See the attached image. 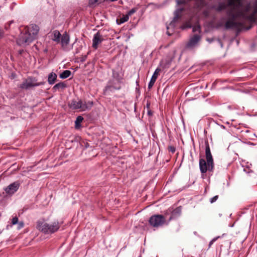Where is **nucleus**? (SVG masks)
<instances>
[{
    "label": "nucleus",
    "instance_id": "nucleus-21",
    "mask_svg": "<svg viewBox=\"0 0 257 257\" xmlns=\"http://www.w3.org/2000/svg\"><path fill=\"white\" fill-rule=\"evenodd\" d=\"M129 19V16L127 14L125 15H123L122 17H121L119 19V24H121L124 23L127 21H128Z\"/></svg>",
    "mask_w": 257,
    "mask_h": 257
},
{
    "label": "nucleus",
    "instance_id": "nucleus-26",
    "mask_svg": "<svg viewBox=\"0 0 257 257\" xmlns=\"http://www.w3.org/2000/svg\"><path fill=\"white\" fill-rule=\"evenodd\" d=\"M18 223V218L17 216H15L13 218L12 220V223L13 225L16 224Z\"/></svg>",
    "mask_w": 257,
    "mask_h": 257
},
{
    "label": "nucleus",
    "instance_id": "nucleus-28",
    "mask_svg": "<svg viewBox=\"0 0 257 257\" xmlns=\"http://www.w3.org/2000/svg\"><path fill=\"white\" fill-rule=\"evenodd\" d=\"M168 150L172 153H174L176 151V149L174 146H170L168 147Z\"/></svg>",
    "mask_w": 257,
    "mask_h": 257
},
{
    "label": "nucleus",
    "instance_id": "nucleus-31",
    "mask_svg": "<svg viewBox=\"0 0 257 257\" xmlns=\"http://www.w3.org/2000/svg\"><path fill=\"white\" fill-rule=\"evenodd\" d=\"M4 33L2 29H0V39L3 37Z\"/></svg>",
    "mask_w": 257,
    "mask_h": 257
},
{
    "label": "nucleus",
    "instance_id": "nucleus-10",
    "mask_svg": "<svg viewBox=\"0 0 257 257\" xmlns=\"http://www.w3.org/2000/svg\"><path fill=\"white\" fill-rule=\"evenodd\" d=\"M20 187L18 182H15L9 185L5 189V191L9 194H13L16 192Z\"/></svg>",
    "mask_w": 257,
    "mask_h": 257
},
{
    "label": "nucleus",
    "instance_id": "nucleus-19",
    "mask_svg": "<svg viewBox=\"0 0 257 257\" xmlns=\"http://www.w3.org/2000/svg\"><path fill=\"white\" fill-rule=\"evenodd\" d=\"M66 87V85L64 82H60L55 84L53 89L55 90H59L60 89H63Z\"/></svg>",
    "mask_w": 257,
    "mask_h": 257
},
{
    "label": "nucleus",
    "instance_id": "nucleus-13",
    "mask_svg": "<svg viewBox=\"0 0 257 257\" xmlns=\"http://www.w3.org/2000/svg\"><path fill=\"white\" fill-rule=\"evenodd\" d=\"M160 71H161V69L159 68H157L155 70L154 73L153 74V76H152L151 80L150 81V82L149 83L148 89H150L152 88V87L154 85L155 82H156Z\"/></svg>",
    "mask_w": 257,
    "mask_h": 257
},
{
    "label": "nucleus",
    "instance_id": "nucleus-9",
    "mask_svg": "<svg viewBox=\"0 0 257 257\" xmlns=\"http://www.w3.org/2000/svg\"><path fill=\"white\" fill-rule=\"evenodd\" d=\"M103 40V36L100 34V33L98 32L95 34H94L93 36V38L92 40V47L96 49L98 48V45L101 43Z\"/></svg>",
    "mask_w": 257,
    "mask_h": 257
},
{
    "label": "nucleus",
    "instance_id": "nucleus-32",
    "mask_svg": "<svg viewBox=\"0 0 257 257\" xmlns=\"http://www.w3.org/2000/svg\"><path fill=\"white\" fill-rule=\"evenodd\" d=\"M148 114L149 115V116H151L153 114V112H152V111L150 109H148Z\"/></svg>",
    "mask_w": 257,
    "mask_h": 257
},
{
    "label": "nucleus",
    "instance_id": "nucleus-20",
    "mask_svg": "<svg viewBox=\"0 0 257 257\" xmlns=\"http://www.w3.org/2000/svg\"><path fill=\"white\" fill-rule=\"evenodd\" d=\"M83 120V117L81 116H78L77 117L75 121V128H79L81 126V123Z\"/></svg>",
    "mask_w": 257,
    "mask_h": 257
},
{
    "label": "nucleus",
    "instance_id": "nucleus-16",
    "mask_svg": "<svg viewBox=\"0 0 257 257\" xmlns=\"http://www.w3.org/2000/svg\"><path fill=\"white\" fill-rule=\"evenodd\" d=\"M57 75L53 72L50 73L48 77V82L49 84H53L57 79Z\"/></svg>",
    "mask_w": 257,
    "mask_h": 257
},
{
    "label": "nucleus",
    "instance_id": "nucleus-14",
    "mask_svg": "<svg viewBox=\"0 0 257 257\" xmlns=\"http://www.w3.org/2000/svg\"><path fill=\"white\" fill-rule=\"evenodd\" d=\"M52 40L56 42L57 43H60L62 35L60 34L59 31L58 30H55L52 32Z\"/></svg>",
    "mask_w": 257,
    "mask_h": 257
},
{
    "label": "nucleus",
    "instance_id": "nucleus-23",
    "mask_svg": "<svg viewBox=\"0 0 257 257\" xmlns=\"http://www.w3.org/2000/svg\"><path fill=\"white\" fill-rule=\"evenodd\" d=\"M181 212V209L180 207H177L175 209H174L172 212V216H174L177 215H180Z\"/></svg>",
    "mask_w": 257,
    "mask_h": 257
},
{
    "label": "nucleus",
    "instance_id": "nucleus-30",
    "mask_svg": "<svg viewBox=\"0 0 257 257\" xmlns=\"http://www.w3.org/2000/svg\"><path fill=\"white\" fill-rule=\"evenodd\" d=\"M18 228L19 229L23 228L24 226V223L23 222H18Z\"/></svg>",
    "mask_w": 257,
    "mask_h": 257
},
{
    "label": "nucleus",
    "instance_id": "nucleus-6",
    "mask_svg": "<svg viewBox=\"0 0 257 257\" xmlns=\"http://www.w3.org/2000/svg\"><path fill=\"white\" fill-rule=\"evenodd\" d=\"M172 219L171 216L169 221H167L166 218L161 214H155L151 216L149 219L150 225L154 228H159L164 225H168L169 221Z\"/></svg>",
    "mask_w": 257,
    "mask_h": 257
},
{
    "label": "nucleus",
    "instance_id": "nucleus-29",
    "mask_svg": "<svg viewBox=\"0 0 257 257\" xmlns=\"http://www.w3.org/2000/svg\"><path fill=\"white\" fill-rule=\"evenodd\" d=\"M223 26V24L222 22L219 21L216 24V28H220Z\"/></svg>",
    "mask_w": 257,
    "mask_h": 257
},
{
    "label": "nucleus",
    "instance_id": "nucleus-22",
    "mask_svg": "<svg viewBox=\"0 0 257 257\" xmlns=\"http://www.w3.org/2000/svg\"><path fill=\"white\" fill-rule=\"evenodd\" d=\"M181 11H182V10H178L175 12L174 17L173 19L174 22L177 21L178 20V19L180 18V13L181 12Z\"/></svg>",
    "mask_w": 257,
    "mask_h": 257
},
{
    "label": "nucleus",
    "instance_id": "nucleus-33",
    "mask_svg": "<svg viewBox=\"0 0 257 257\" xmlns=\"http://www.w3.org/2000/svg\"><path fill=\"white\" fill-rule=\"evenodd\" d=\"M207 41H208L209 43H211L213 42V39L208 38V39H207Z\"/></svg>",
    "mask_w": 257,
    "mask_h": 257
},
{
    "label": "nucleus",
    "instance_id": "nucleus-4",
    "mask_svg": "<svg viewBox=\"0 0 257 257\" xmlns=\"http://www.w3.org/2000/svg\"><path fill=\"white\" fill-rule=\"evenodd\" d=\"M61 226V223L56 220L49 224L42 221L37 222V228L45 234H52L57 231Z\"/></svg>",
    "mask_w": 257,
    "mask_h": 257
},
{
    "label": "nucleus",
    "instance_id": "nucleus-18",
    "mask_svg": "<svg viewBox=\"0 0 257 257\" xmlns=\"http://www.w3.org/2000/svg\"><path fill=\"white\" fill-rule=\"evenodd\" d=\"M71 74V72L70 70H66L61 73L59 76L61 79H65L69 77Z\"/></svg>",
    "mask_w": 257,
    "mask_h": 257
},
{
    "label": "nucleus",
    "instance_id": "nucleus-27",
    "mask_svg": "<svg viewBox=\"0 0 257 257\" xmlns=\"http://www.w3.org/2000/svg\"><path fill=\"white\" fill-rule=\"evenodd\" d=\"M218 195H216V196H214L213 197L210 198V202L211 203H213L215 202V201H216V200L218 199Z\"/></svg>",
    "mask_w": 257,
    "mask_h": 257
},
{
    "label": "nucleus",
    "instance_id": "nucleus-25",
    "mask_svg": "<svg viewBox=\"0 0 257 257\" xmlns=\"http://www.w3.org/2000/svg\"><path fill=\"white\" fill-rule=\"evenodd\" d=\"M220 236H217L216 237H214L209 242V245H208V248H210L211 247V246L212 245V244L219 238H220Z\"/></svg>",
    "mask_w": 257,
    "mask_h": 257
},
{
    "label": "nucleus",
    "instance_id": "nucleus-12",
    "mask_svg": "<svg viewBox=\"0 0 257 257\" xmlns=\"http://www.w3.org/2000/svg\"><path fill=\"white\" fill-rule=\"evenodd\" d=\"M70 42L69 35L65 32L63 35H62L60 43L61 44L62 48L64 50H66L67 45Z\"/></svg>",
    "mask_w": 257,
    "mask_h": 257
},
{
    "label": "nucleus",
    "instance_id": "nucleus-2",
    "mask_svg": "<svg viewBox=\"0 0 257 257\" xmlns=\"http://www.w3.org/2000/svg\"><path fill=\"white\" fill-rule=\"evenodd\" d=\"M39 31V27L36 24H31L25 28V31L20 35L17 40L19 46H26L31 43L37 38Z\"/></svg>",
    "mask_w": 257,
    "mask_h": 257
},
{
    "label": "nucleus",
    "instance_id": "nucleus-35",
    "mask_svg": "<svg viewBox=\"0 0 257 257\" xmlns=\"http://www.w3.org/2000/svg\"><path fill=\"white\" fill-rule=\"evenodd\" d=\"M85 58H86V57H85L84 58H83V60H82V61H85Z\"/></svg>",
    "mask_w": 257,
    "mask_h": 257
},
{
    "label": "nucleus",
    "instance_id": "nucleus-15",
    "mask_svg": "<svg viewBox=\"0 0 257 257\" xmlns=\"http://www.w3.org/2000/svg\"><path fill=\"white\" fill-rule=\"evenodd\" d=\"M230 6L228 5V3L226 5L224 3H220L217 7L216 8V10L217 12H221L222 10H226V14L227 15V11L230 9Z\"/></svg>",
    "mask_w": 257,
    "mask_h": 257
},
{
    "label": "nucleus",
    "instance_id": "nucleus-17",
    "mask_svg": "<svg viewBox=\"0 0 257 257\" xmlns=\"http://www.w3.org/2000/svg\"><path fill=\"white\" fill-rule=\"evenodd\" d=\"M112 77L114 80L118 82H120L122 79V77L120 76L119 73L114 70H112Z\"/></svg>",
    "mask_w": 257,
    "mask_h": 257
},
{
    "label": "nucleus",
    "instance_id": "nucleus-5",
    "mask_svg": "<svg viewBox=\"0 0 257 257\" xmlns=\"http://www.w3.org/2000/svg\"><path fill=\"white\" fill-rule=\"evenodd\" d=\"M93 105V102L92 101H83L80 99L76 100L75 99L72 100L69 103V106L72 109H79V111H84L90 109Z\"/></svg>",
    "mask_w": 257,
    "mask_h": 257
},
{
    "label": "nucleus",
    "instance_id": "nucleus-34",
    "mask_svg": "<svg viewBox=\"0 0 257 257\" xmlns=\"http://www.w3.org/2000/svg\"><path fill=\"white\" fill-rule=\"evenodd\" d=\"M150 105V103H149V102H148V103H147V107L148 109H149Z\"/></svg>",
    "mask_w": 257,
    "mask_h": 257
},
{
    "label": "nucleus",
    "instance_id": "nucleus-3",
    "mask_svg": "<svg viewBox=\"0 0 257 257\" xmlns=\"http://www.w3.org/2000/svg\"><path fill=\"white\" fill-rule=\"evenodd\" d=\"M205 157L206 161L204 159L199 160V168L202 174L205 173L207 171L212 172L214 169L213 159L207 142H205Z\"/></svg>",
    "mask_w": 257,
    "mask_h": 257
},
{
    "label": "nucleus",
    "instance_id": "nucleus-1",
    "mask_svg": "<svg viewBox=\"0 0 257 257\" xmlns=\"http://www.w3.org/2000/svg\"><path fill=\"white\" fill-rule=\"evenodd\" d=\"M228 5L230 8L227 11L225 29L239 30L244 27L245 22L257 21V0H228Z\"/></svg>",
    "mask_w": 257,
    "mask_h": 257
},
{
    "label": "nucleus",
    "instance_id": "nucleus-24",
    "mask_svg": "<svg viewBox=\"0 0 257 257\" xmlns=\"http://www.w3.org/2000/svg\"><path fill=\"white\" fill-rule=\"evenodd\" d=\"M138 10V8H134L132 9H131L129 12H128L127 15H128V16L130 17L134 13H135Z\"/></svg>",
    "mask_w": 257,
    "mask_h": 257
},
{
    "label": "nucleus",
    "instance_id": "nucleus-8",
    "mask_svg": "<svg viewBox=\"0 0 257 257\" xmlns=\"http://www.w3.org/2000/svg\"><path fill=\"white\" fill-rule=\"evenodd\" d=\"M120 88V82H118L114 79H110L108 81L103 90V94L107 95L110 92H113L114 90H119Z\"/></svg>",
    "mask_w": 257,
    "mask_h": 257
},
{
    "label": "nucleus",
    "instance_id": "nucleus-11",
    "mask_svg": "<svg viewBox=\"0 0 257 257\" xmlns=\"http://www.w3.org/2000/svg\"><path fill=\"white\" fill-rule=\"evenodd\" d=\"M200 36L198 35L195 34L192 37H191L188 43L187 44L186 47L188 48H192L194 47L198 43L200 40Z\"/></svg>",
    "mask_w": 257,
    "mask_h": 257
},
{
    "label": "nucleus",
    "instance_id": "nucleus-7",
    "mask_svg": "<svg viewBox=\"0 0 257 257\" xmlns=\"http://www.w3.org/2000/svg\"><path fill=\"white\" fill-rule=\"evenodd\" d=\"M45 82H38L37 79L34 77H29L25 79L20 85L19 87L23 89H29L32 87L44 85Z\"/></svg>",
    "mask_w": 257,
    "mask_h": 257
}]
</instances>
